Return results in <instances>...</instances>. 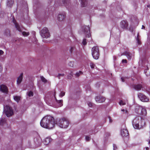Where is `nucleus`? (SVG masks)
<instances>
[{
  "instance_id": "1",
  "label": "nucleus",
  "mask_w": 150,
  "mask_h": 150,
  "mask_svg": "<svg viewBox=\"0 0 150 150\" xmlns=\"http://www.w3.org/2000/svg\"><path fill=\"white\" fill-rule=\"evenodd\" d=\"M55 123L54 119L53 117L47 116L42 119L40 124L43 128L51 129L54 127Z\"/></svg>"
},
{
  "instance_id": "2",
  "label": "nucleus",
  "mask_w": 150,
  "mask_h": 150,
  "mask_svg": "<svg viewBox=\"0 0 150 150\" xmlns=\"http://www.w3.org/2000/svg\"><path fill=\"white\" fill-rule=\"evenodd\" d=\"M132 125L135 129H139L145 125L144 120L140 116L136 117L133 120Z\"/></svg>"
},
{
  "instance_id": "3",
  "label": "nucleus",
  "mask_w": 150,
  "mask_h": 150,
  "mask_svg": "<svg viewBox=\"0 0 150 150\" xmlns=\"http://www.w3.org/2000/svg\"><path fill=\"white\" fill-rule=\"evenodd\" d=\"M56 123L60 127L65 128L69 126V122L66 118H63L57 120Z\"/></svg>"
},
{
  "instance_id": "4",
  "label": "nucleus",
  "mask_w": 150,
  "mask_h": 150,
  "mask_svg": "<svg viewBox=\"0 0 150 150\" xmlns=\"http://www.w3.org/2000/svg\"><path fill=\"white\" fill-rule=\"evenodd\" d=\"M55 101L58 104V107H61L63 105V100H57L56 99L55 95L54 97L52 98H50L47 100L46 103L48 105L50 106H52L54 105Z\"/></svg>"
},
{
  "instance_id": "5",
  "label": "nucleus",
  "mask_w": 150,
  "mask_h": 150,
  "mask_svg": "<svg viewBox=\"0 0 150 150\" xmlns=\"http://www.w3.org/2000/svg\"><path fill=\"white\" fill-rule=\"evenodd\" d=\"M91 51L93 58L96 59H98L99 55L98 47L97 46H94L92 48Z\"/></svg>"
},
{
  "instance_id": "6",
  "label": "nucleus",
  "mask_w": 150,
  "mask_h": 150,
  "mask_svg": "<svg viewBox=\"0 0 150 150\" xmlns=\"http://www.w3.org/2000/svg\"><path fill=\"white\" fill-rule=\"evenodd\" d=\"M4 112L8 117L11 116L13 113L12 108L8 105L4 107Z\"/></svg>"
},
{
  "instance_id": "7",
  "label": "nucleus",
  "mask_w": 150,
  "mask_h": 150,
  "mask_svg": "<svg viewBox=\"0 0 150 150\" xmlns=\"http://www.w3.org/2000/svg\"><path fill=\"white\" fill-rule=\"evenodd\" d=\"M40 34L43 38H47L50 37V35L48 29L44 27L40 31Z\"/></svg>"
},
{
  "instance_id": "8",
  "label": "nucleus",
  "mask_w": 150,
  "mask_h": 150,
  "mask_svg": "<svg viewBox=\"0 0 150 150\" xmlns=\"http://www.w3.org/2000/svg\"><path fill=\"white\" fill-rule=\"evenodd\" d=\"M82 30L84 33L86 35V36L90 38V39L91 40V38L90 36H91L90 33V27L89 26H83L82 27Z\"/></svg>"
},
{
  "instance_id": "9",
  "label": "nucleus",
  "mask_w": 150,
  "mask_h": 150,
  "mask_svg": "<svg viewBox=\"0 0 150 150\" xmlns=\"http://www.w3.org/2000/svg\"><path fill=\"white\" fill-rule=\"evenodd\" d=\"M121 134L123 137H127L128 136V132L125 125H122V126Z\"/></svg>"
},
{
  "instance_id": "10",
  "label": "nucleus",
  "mask_w": 150,
  "mask_h": 150,
  "mask_svg": "<svg viewBox=\"0 0 150 150\" xmlns=\"http://www.w3.org/2000/svg\"><path fill=\"white\" fill-rule=\"evenodd\" d=\"M138 96L142 101L146 102H148L149 101V98L143 93H138Z\"/></svg>"
},
{
  "instance_id": "11",
  "label": "nucleus",
  "mask_w": 150,
  "mask_h": 150,
  "mask_svg": "<svg viewBox=\"0 0 150 150\" xmlns=\"http://www.w3.org/2000/svg\"><path fill=\"white\" fill-rule=\"evenodd\" d=\"M66 17V14L64 13H61L58 14L57 16V20L59 21H62Z\"/></svg>"
},
{
  "instance_id": "12",
  "label": "nucleus",
  "mask_w": 150,
  "mask_h": 150,
  "mask_svg": "<svg viewBox=\"0 0 150 150\" xmlns=\"http://www.w3.org/2000/svg\"><path fill=\"white\" fill-rule=\"evenodd\" d=\"M138 113L143 115H145L146 114V110L145 108L142 107H139Z\"/></svg>"
},
{
  "instance_id": "13",
  "label": "nucleus",
  "mask_w": 150,
  "mask_h": 150,
  "mask_svg": "<svg viewBox=\"0 0 150 150\" xmlns=\"http://www.w3.org/2000/svg\"><path fill=\"white\" fill-rule=\"evenodd\" d=\"M120 25L122 29H126L128 27V23L126 21H123L120 22Z\"/></svg>"
},
{
  "instance_id": "14",
  "label": "nucleus",
  "mask_w": 150,
  "mask_h": 150,
  "mask_svg": "<svg viewBox=\"0 0 150 150\" xmlns=\"http://www.w3.org/2000/svg\"><path fill=\"white\" fill-rule=\"evenodd\" d=\"M96 101L98 103H101L105 101V98L102 96H98L95 98Z\"/></svg>"
},
{
  "instance_id": "15",
  "label": "nucleus",
  "mask_w": 150,
  "mask_h": 150,
  "mask_svg": "<svg viewBox=\"0 0 150 150\" xmlns=\"http://www.w3.org/2000/svg\"><path fill=\"white\" fill-rule=\"evenodd\" d=\"M144 72L146 75L148 76L150 75V64L147 65V68L144 70Z\"/></svg>"
},
{
  "instance_id": "16",
  "label": "nucleus",
  "mask_w": 150,
  "mask_h": 150,
  "mask_svg": "<svg viewBox=\"0 0 150 150\" xmlns=\"http://www.w3.org/2000/svg\"><path fill=\"white\" fill-rule=\"evenodd\" d=\"M0 90L2 92L5 93H7L8 91L7 87L4 85H1Z\"/></svg>"
},
{
  "instance_id": "17",
  "label": "nucleus",
  "mask_w": 150,
  "mask_h": 150,
  "mask_svg": "<svg viewBox=\"0 0 150 150\" xmlns=\"http://www.w3.org/2000/svg\"><path fill=\"white\" fill-rule=\"evenodd\" d=\"M13 22L15 24L16 28L19 31H21L22 28V26H20L18 24L16 23V21L14 19L13 20Z\"/></svg>"
},
{
  "instance_id": "18",
  "label": "nucleus",
  "mask_w": 150,
  "mask_h": 150,
  "mask_svg": "<svg viewBox=\"0 0 150 150\" xmlns=\"http://www.w3.org/2000/svg\"><path fill=\"white\" fill-rule=\"evenodd\" d=\"M133 87L136 90L139 91L141 89L142 87L141 84H138L133 85Z\"/></svg>"
},
{
  "instance_id": "19",
  "label": "nucleus",
  "mask_w": 150,
  "mask_h": 150,
  "mask_svg": "<svg viewBox=\"0 0 150 150\" xmlns=\"http://www.w3.org/2000/svg\"><path fill=\"white\" fill-rule=\"evenodd\" d=\"M23 73H22L20 74L18 78L17 81V84L19 85L21 83L23 79Z\"/></svg>"
},
{
  "instance_id": "20",
  "label": "nucleus",
  "mask_w": 150,
  "mask_h": 150,
  "mask_svg": "<svg viewBox=\"0 0 150 150\" xmlns=\"http://www.w3.org/2000/svg\"><path fill=\"white\" fill-rule=\"evenodd\" d=\"M52 139L50 137L46 138L43 141V143L45 145L48 144L52 141Z\"/></svg>"
},
{
  "instance_id": "21",
  "label": "nucleus",
  "mask_w": 150,
  "mask_h": 150,
  "mask_svg": "<svg viewBox=\"0 0 150 150\" xmlns=\"http://www.w3.org/2000/svg\"><path fill=\"white\" fill-rule=\"evenodd\" d=\"M6 120L5 118H2L0 120V125H4L6 123Z\"/></svg>"
},
{
  "instance_id": "22",
  "label": "nucleus",
  "mask_w": 150,
  "mask_h": 150,
  "mask_svg": "<svg viewBox=\"0 0 150 150\" xmlns=\"http://www.w3.org/2000/svg\"><path fill=\"white\" fill-rule=\"evenodd\" d=\"M14 100L17 102H18L20 100V97L18 96H14L13 97Z\"/></svg>"
},
{
  "instance_id": "23",
  "label": "nucleus",
  "mask_w": 150,
  "mask_h": 150,
  "mask_svg": "<svg viewBox=\"0 0 150 150\" xmlns=\"http://www.w3.org/2000/svg\"><path fill=\"white\" fill-rule=\"evenodd\" d=\"M125 54L126 55L128 59H130L131 58L132 56L131 54L128 52H126Z\"/></svg>"
},
{
  "instance_id": "24",
  "label": "nucleus",
  "mask_w": 150,
  "mask_h": 150,
  "mask_svg": "<svg viewBox=\"0 0 150 150\" xmlns=\"http://www.w3.org/2000/svg\"><path fill=\"white\" fill-rule=\"evenodd\" d=\"M13 1L12 0H8L7 5L8 6H11L13 4Z\"/></svg>"
},
{
  "instance_id": "25",
  "label": "nucleus",
  "mask_w": 150,
  "mask_h": 150,
  "mask_svg": "<svg viewBox=\"0 0 150 150\" xmlns=\"http://www.w3.org/2000/svg\"><path fill=\"white\" fill-rule=\"evenodd\" d=\"M139 35L138 33L137 34V37L136 38V40L137 42V43L138 45H140L141 43V42L139 38Z\"/></svg>"
},
{
  "instance_id": "26",
  "label": "nucleus",
  "mask_w": 150,
  "mask_h": 150,
  "mask_svg": "<svg viewBox=\"0 0 150 150\" xmlns=\"http://www.w3.org/2000/svg\"><path fill=\"white\" fill-rule=\"evenodd\" d=\"M119 103L120 105H124L126 104V102L125 101L121 100Z\"/></svg>"
},
{
  "instance_id": "27",
  "label": "nucleus",
  "mask_w": 150,
  "mask_h": 150,
  "mask_svg": "<svg viewBox=\"0 0 150 150\" xmlns=\"http://www.w3.org/2000/svg\"><path fill=\"white\" fill-rule=\"evenodd\" d=\"M27 95L29 97L32 96L33 95V93L31 91H29L27 93Z\"/></svg>"
},
{
  "instance_id": "28",
  "label": "nucleus",
  "mask_w": 150,
  "mask_h": 150,
  "mask_svg": "<svg viewBox=\"0 0 150 150\" xmlns=\"http://www.w3.org/2000/svg\"><path fill=\"white\" fill-rule=\"evenodd\" d=\"M22 34L24 36H27L29 35V33L28 32H26L24 31L22 32Z\"/></svg>"
},
{
  "instance_id": "29",
  "label": "nucleus",
  "mask_w": 150,
  "mask_h": 150,
  "mask_svg": "<svg viewBox=\"0 0 150 150\" xmlns=\"http://www.w3.org/2000/svg\"><path fill=\"white\" fill-rule=\"evenodd\" d=\"M121 111L122 112L123 114H128V111L127 110H125L124 109L121 110Z\"/></svg>"
},
{
  "instance_id": "30",
  "label": "nucleus",
  "mask_w": 150,
  "mask_h": 150,
  "mask_svg": "<svg viewBox=\"0 0 150 150\" xmlns=\"http://www.w3.org/2000/svg\"><path fill=\"white\" fill-rule=\"evenodd\" d=\"M91 139V137L90 136H86L85 140L86 141H88Z\"/></svg>"
},
{
  "instance_id": "31",
  "label": "nucleus",
  "mask_w": 150,
  "mask_h": 150,
  "mask_svg": "<svg viewBox=\"0 0 150 150\" xmlns=\"http://www.w3.org/2000/svg\"><path fill=\"white\" fill-rule=\"evenodd\" d=\"M82 74V72L81 71H80L79 72H77L76 73L75 75L76 76L78 77V76H79L81 74Z\"/></svg>"
},
{
  "instance_id": "32",
  "label": "nucleus",
  "mask_w": 150,
  "mask_h": 150,
  "mask_svg": "<svg viewBox=\"0 0 150 150\" xmlns=\"http://www.w3.org/2000/svg\"><path fill=\"white\" fill-rule=\"evenodd\" d=\"M90 66L91 68H94L95 65L93 62H91L90 63Z\"/></svg>"
},
{
  "instance_id": "33",
  "label": "nucleus",
  "mask_w": 150,
  "mask_h": 150,
  "mask_svg": "<svg viewBox=\"0 0 150 150\" xmlns=\"http://www.w3.org/2000/svg\"><path fill=\"white\" fill-rule=\"evenodd\" d=\"M41 79L42 81L44 82H45L47 81L46 80L43 76H41Z\"/></svg>"
},
{
  "instance_id": "34",
  "label": "nucleus",
  "mask_w": 150,
  "mask_h": 150,
  "mask_svg": "<svg viewBox=\"0 0 150 150\" xmlns=\"http://www.w3.org/2000/svg\"><path fill=\"white\" fill-rule=\"evenodd\" d=\"M65 93L64 92L62 91L61 93L59 94V96L62 97L65 95Z\"/></svg>"
},
{
  "instance_id": "35",
  "label": "nucleus",
  "mask_w": 150,
  "mask_h": 150,
  "mask_svg": "<svg viewBox=\"0 0 150 150\" xmlns=\"http://www.w3.org/2000/svg\"><path fill=\"white\" fill-rule=\"evenodd\" d=\"M82 44L84 45H86V39H84L83 40V41L82 42Z\"/></svg>"
},
{
  "instance_id": "36",
  "label": "nucleus",
  "mask_w": 150,
  "mask_h": 150,
  "mask_svg": "<svg viewBox=\"0 0 150 150\" xmlns=\"http://www.w3.org/2000/svg\"><path fill=\"white\" fill-rule=\"evenodd\" d=\"M69 65L71 67H72L73 66V63L72 62H70L69 64Z\"/></svg>"
},
{
  "instance_id": "37",
  "label": "nucleus",
  "mask_w": 150,
  "mask_h": 150,
  "mask_svg": "<svg viewBox=\"0 0 150 150\" xmlns=\"http://www.w3.org/2000/svg\"><path fill=\"white\" fill-rule=\"evenodd\" d=\"M75 47H71L70 48V51L71 53H72L73 52V50L74 49Z\"/></svg>"
},
{
  "instance_id": "38",
  "label": "nucleus",
  "mask_w": 150,
  "mask_h": 150,
  "mask_svg": "<svg viewBox=\"0 0 150 150\" xmlns=\"http://www.w3.org/2000/svg\"><path fill=\"white\" fill-rule=\"evenodd\" d=\"M64 76V74H58V77H60L61 76Z\"/></svg>"
},
{
  "instance_id": "39",
  "label": "nucleus",
  "mask_w": 150,
  "mask_h": 150,
  "mask_svg": "<svg viewBox=\"0 0 150 150\" xmlns=\"http://www.w3.org/2000/svg\"><path fill=\"white\" fill-rule=\"evenodd\" d=\"M113 150H116L117 147L115 144H113Z\"/></svg>"
},
{
  "instance_id": "40",
  "label": "nucleus",
  "mask_w": 150,
  "mask_h": 150,
  "mask_svg": "<svg viewBox=\"0 0 150 150\" xmlns=\"http://www.w3.org/2000/svg\"><path fill=\"white\" fill-rule=\"evenodd\" d=\"M122 62L123 63H127V61L126 59H123L122 60Z\"/></svg>"
},
{
  "instance_id": "41",
  "label": "nucleus",
  "mask_w": 150,
  "mask_h": 150,
  "mask_svg": "<svg viewBox=\"0 0 150 150\" xmlns=\"http://www.w3.org/2000/svg\"><path fill=\"white\" fill-rule=\"evenodd\" d=\"M88 105L89 106L91 107L92 106V104L91 103H89L88 104Z\"/></svg>"
},
{
  "instance_id": "42",
  "label": "nucleus",
  "mask_w": 150,
  "mask_h": 150,
  "mask_svg": "<svg viewBox=\"0 0 150 150\" xmlns=\"http://www.w3.org/2000/svg\"><path fill=\"white\" fill-rule=\"evenodd\" d=\"M125 79V78H124V77H121V80L123 82H124L125 81V80H124Z\"/></svg>"
},
{
  "instance_id": "43",
  "label": "nucleus",
  "mask_w": 150,
  "mask_h": 150,
  "mask_svg": "<svg viewBox=\"0 0 150 150\" xmlns=\"http://www.w3.org/2000/svg\"><path fill=\"white\" fill-rule=\"evenodd\" d=\"M4 52L3 51L0 50V55H2L3 53Z\"/></svg>"
},
{
  "instance_id": "44",
  "label": "nucleus",
  "mask_w": 150,
  "mask_h": 150,
  "mask_svg": "<svg viewBox=\"0 0 150 150\" xmlns=\"http://www.w3.org/2000/svg\"><path fill=\"white\" fill-rule=\"evenodd\" d=\"M2 70V67L0 65V72H1Z\"/></svg>"
},
{
  "instance_id": "45",
  "label": "nucleus",
  "mask_w": 150,
  "mask_h": 150,
  "mask_svg": "<svg viewBox=\"0 0 150 150\" xmlns=\"http://www.w3.org/2000/svg\"><path fill=\"white\" fill-rule=\"evenodd\" d=\"M72 75V74H71V76H68V79H70L71 78V76Z\"/></svg>"
},
{
  "instance_id": "46",
  "label": "nucleus",
  "mask_w": 150,
  "mask_h": 150,
  "mask_svg": "<svg viewBox=\"0 0 150 150\" xmlns=\"http://www.w3.org/2000/svg\"><path fill=\"white\" fill-rule=\"evenodd\" d=\"M109 121L110 122H112V121L110 119V117H109Z\"/></svg>"
},
{
  "instance_id": "47",
  "label": "nucleus",
  "mask_w": 150,
  "mask_h": 150,
  "mask_svg": "<svg viewBox=\"0 0 150 150\" xmlns=\"http://www.w3.org/2000/svg\"><path fill=\"white\" fill-rule=\"evenodd\" d=\"M144 28H145V27L143 25H142V29H144Z\"/></svg>"
},
{
  "instance_id": "48",
  "label": "nucleus",
  "mask_w": 150,
  "mask_h": 150,
  "mask_svg": "<svg viewBox=\"0 0 150 150\" xmlns=\"http://www.w3.org/2000/svg\"><path fill=\"white\" fill-rule=\"evenodd\" d=\"M34 39H35V42H34V43H35V44H36L37 43V41H36V39L35 38H34Z\"/></svg>"
},
{
  "instance_id": "49",
  "label": "nucleus",
  "mask_w": 150,
  "mask_h": 150,
  "mask_svg": "<svg viewBox=\"0 0 150 150\" xmlns=\"http://www.w3.org/2000/svg\"><path fill=\"white\" fill-rule=\"evenodd\" d=\"M146 150H148L149 149V148L148 147H146Z\"/></svg>"
},
{
  "instance_id": "50",
  "label": "nucleus",
  "mask_w": 150,
  "mask_h": 150,
  "mask_svg": "<svg viewBox=\"0 0 150 150\" xmlns=\"http://www.w3.org/2000/svg\"><path fill=\"white\" fill-rule=\"evenodd\" d=\"M114 59H116V56H114Z\"/></svg>"
},
{
  "instance_id": "51",
  "label": "nucleus",
  "mask_w": 150,
  "mask_h": 150,
  "mask_svg": "<svg viewBox=\"0 0 150 150\" xmlns=\"http://www.w3.org/2000/svg\"><path fill=\"white\" fill-rule=\"evenodd\" d=\"M148 141L149 144H150V139H149Z\"/></svg>"
},
{
  "instance_id": "52",
  "label": "nucleus",
  "mask_w": 150,
  "mask_h": 150,
  "mask_svg": "<svg viewBox=\"0 0 150 150\" xmlns=\"http://www.w3.org/2000/svg\"><path fill=\"white\" fill-rule=\"evenodd\" d=\"M85 150H89V149L88 148H87Z\"/></svg>"
},
{
  "instance_id": "53",
  "label": "nucleus",
  "mask_w": 150,
  "mask_h": 150,
  "mask_svg": "<svg viewBox=\"0 0 150 150\" xmlns=\"http://www.w3.org/2000/svg\"><path fill=\"white\" fill-rule=\"evenodd\" d=\"M67 3L66 1L65 2V1H64V3Z\"/></svg>"
}]
</instances>
